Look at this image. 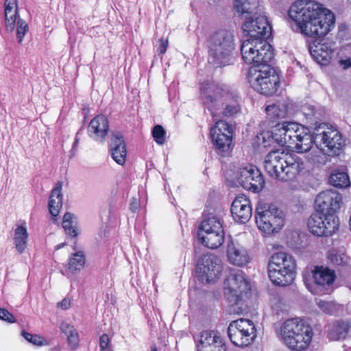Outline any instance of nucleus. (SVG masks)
<instances>
[{"mask_svg":"<svg viewBox=\"0 0 351 351\" xmlns=\"http://www.w3.org/2000/svg\"><path fill=\"white\" fill-rule=\"evenodd\" d=\"M349 330V326L343 321L337 322L328 331V337L331 340L345 338Z\"/></svg>","mask_w":351,"mask_h":351,"instance_id":"nucleus-31","label":"nucleus"},{"mask_svg":"<svg viewBox=\"0 0 351 351\" xmlns=\"http://www.w3.org/2000/svg\"><path fill=\"white\" fill-rule=\"evenodd\" d=\"M22 336L29 342L36 346L43 345L42 338L37 335H32L27 332L23 330Z\"/></svg>","mask_w":351,"mask_h":351,"instance_id":"nucleus-40","label":"nucleus"},{"mask_svg":"<svg viewBox=\"0 0 351 351\" xmlns=\"http://www.w3.org/2000/svg\"><path fill=\"white\" fill-rule=\"evenodd\" d=\"M50 351H60V347L58 345L54 348H51Z\"/></svg>","mask_w":351,"mask_h":351,"instance_id":"nucleus-51","label":"nucleus"},{"mask_svg":"<svg viewBox=\"0 0 351 351\" xmlns=\"http://www.w3.org/2000/svg\"><path fill=\"white\" fill-rule=\"evenodd\" d=\"M208 62L215 68H223L235 62V38L232 31L221 29L210 35L207 40Z\"/></svg>","mask_w":351,"mask_h":351,"instance_id":"nucleus-6","label":"nucleus"},{"mask_svg":"<svg viewBox=\"0 0 351 351\" xmlns=\"http://www.w3.org/2000/svg\"><path fill=\"white\" fill-rule=\"evenodd\" d=\"M265 112L269 123L273 128L278 122L282 123L285 119L292 116V104L286 101L273 104L265 108Z\"/></svg>","mask_w":351,"mask_h":351,"instance_id":"nucleus-22","label":"nucleus"},{"mask_svg":"<svg viewBox=\"0 0 351 351\" xmlns=\"http://www.w3.org/2000/svg\"><path fill=\"white\" fill-rule=\"evenodd\" d=\"M222 271L221 260L213 254H206L198 260L196 272L202 281L215 282Z\"/></svg>","mask_w":351,"mask_h":351,"instance_id":"nucleus-16","label":"nucleus"},{"mask_svg":"<svg viewBox=\"0 0 351 351\" xmlns=\"http://www.w3.org/2000/svg\"><path fill=\"white\" fill-rule=\"evenodd\" d=\"M110 338L106 333L102 334L99 338V347L101 351H112L110 346Z\"/></svg>","mask_w":351,"mask_h":351,"instance_id":"nucleus-42","label":"nucleus"},{"mask_svg":"<svg viewBox=\"0 0 351 351\" xmlns=\"http://www.w3.org/2000/svg\"><path fill=\"white\" fill-rule=\"evenodd\" d=\"M197 351H226L223 339L215 330H203L193 335Z\"/></svg>","mask_w":351,"mask_h":351,"instance_id":"nucleus-19","label":"nucleus"},{"mask_svg":"<svg viewBox=\"0 0 351 351\" xmlns=\"http://www.w3.org/2000/svg\"><path fill=\"white\" fill-rule=\"evenodd\" d=\"M227 256L229 261L233 265L241 267L250 261V256L246 250L237 241L231 238L227 243Z\"/></svg>","mask_w":351,"mask_h":351,"instance_id":"nucleus-24","label":"nucleus"},{"mask_svg":"<svg viewBox=\"0 0 351 351\" xmlns=\"http://www.w3.org/2000/svg\"><path fill=\"white\" fill-rule=\"evenodd\" d=\"M0 319L8 323H15L16 319L14 315L7 309L0 308Z\"/></svg>","mask_w":351,"mask_h":351,"instance_id":"nucleus-43","label":"nucleus"},{"mask_svg":"<svg viewBox=\"0 0 351 351\" xmlns=\"http://www.w3.org/2000/svg\"><path fill=\"white\" fill-rule=\"evenodd\" d=\"M307 226L310 232L315 236L330 237L339 230V218L336 215L314 211L307 220Z\"/></svg>","mask_w":351,"mask_h":351,"instance_id":"nucleus-14","label":"nucleus"},{"mask_svg":"<svg viewBox=\"0 0 351 351\" xmlns=\"http://www.w3.org/2000/svg\"><path fill=\"white\" fill-rule=\"evenodd\" d=\"M66 245V243H60L58 245H57L56 247H55V250H58L61 248H62L63 247H64Z\"/></svg>","mask_w":351,"mask_h":351,"instance_id":"nucleus-49","label":"nucleus"},{"mask_svg":"<svg viewBox=\"0 0 351 351\" xmlns=\"http://www.w3.org/2000/svg\"><path fill=\"white\" fill-rule=\"evenodd\" d=\"M316 304L319 308L326 314L332 315L337 311L335 304L332 302H326L320 299H317Z\"/></svg>","mask_w":351,"mask_h":351,"instance_id":"nucleus-39","label":"nucleus"},{"mask_svg":"<svg viewBox=\"0 0 351 351\" xmlns=\"http://www.w3.org/2000/svg\"><path fill=\"white\" fill-rule=\"evenodd\" d=\"M232 132V125L223 119L217 120L215 125L211 128L210 136L218 154L223 156L224 153L230 152Z\"/></svg>","mask_w":351,"mask_h":351,"instance_id":"nucleus-15","label":"nucleus"},{"mask_svg":"<svg viewBox=\"0 0 351 351\" xmlns=\"http://www.w3.org/2000/svg\"><path fill=\"white\" fill-rule=\"evenodd\" d=\"M328 259L335 266H346L349 261V257L344 252L335 248L328 251Z\"/></svg>","mask_w":351,"mask_h":351,"instance_id":"nucleus-32","label":"nucleus"},{"mask_svg":"<svg viewBox=\"0 0 351 351\" xmlns=\"http://www.w3.org/2000/svg\"><path fill=\"white\" fill-rule=\"evenodd\" d=\"M226 293L231 295V302L239 304L243 296L250 291L249 281L245 278L244 273L241 270L230 274L224 282Z\"/></svg>","mask_w":351,"mask_h":351,"instance_id":"nucleus-17","label":"nucleus"},{"mask_svg":"<svg viewBox=\"0 0 351 351\" xmlns=\"http://www.w3.org/2000/svg\"><path fill=\"white\" fill-rule=\"evenodd\" d=\"M197 237L208 248L219 247L224 241V230L219 219L213 216L203 220L197 230Z\"/></svg>","mask_w":351,"mask_h":351,"instance_id":"nucleus-13","label":"nucleus"},{"mask_svg":"<svg viewBox=\"0 0 351 351\" xmlns=\"http://www.w3.org/2000/svg\"><path fill=\"white\" fill-rule=\"evenodd\" d=\"M255 331H249L247 329L243 331L237 330L234 328H228V335L232 343L238 347H246L249 346L255 337Z\"/></svg>","mask_w":351,"mask_h":351,"instance_id":"nucleus-26","label":"nucleus"},{"mask_svg":"<svg viewBox=\"0 0 351 351\" xmlns=\"http://www.w3.org/2000/svg\"><path fill=\"white\" fill-rule=\"evenodd\" d=\"M313 134L308 128L295 122H278L269 131H262L256 135L258 145L267 148L277 144L295 149L298 153L308 152L312 147Z\"/></svg>","mask_w":351,"mask_h":351,"instance_id":"nucleus-3","label":"nucleus"},{"mask_svg":"<svg viewBox=\"0 0 351 351\" xmlns=\"http://www.w3.org/2000/svg\"><path fill=\"white\" fill-rule=\"evenodd\" d=\"M108 120L103 114L93 118L89 123L88 132L90 137L103 141L108 132Z\"/></svg>","mask_w":351,"mask_h":351,"instance_id":"nucleus-25","label":"nucleus"},{"mask_svg":"<svg viewBox=\"0 0 351 351\" xmlns=\"http://www.w3.org/2000/svg\"><path fill=\"white\" fill-rule=\"evenodd\" d=\"M60 330L66 336L70 349L76 350L80 346V339L75 327L66 322H63L60 326Z\"/></svg>","mask_w":351,"mask_h":351,"instance_id":"nucleus-29","label":"nucleus"},{"mask_svg":"<svg viewBox=\"0 0 351 351\" xmlns=\"http://www.w3.org/2000/svg\"><path fill=\"white\" fill-rule=\"evenodd\" d=\"M109 149L112 159L117 164L123 165L125 162L127 150L124 137L120 132H112Z\"/></svg>","mask_w":351,"mask_h":351,"instance_id":"nucleus-23","label":"nucleus"},{"mask_svg":"<svg viewBox=\"0 0 351 351\" xmlns=\"http://www.w3.org/2000/svg\"><path fill=\"white\" fill-rule=\"evenodd\" d=\"M200 90L202 105L216 121L234 117L241 112V97L229 86L208 82L202 85Z\"/></svg>","mask_w":351,"mask_h":351,"instance_id":"nucleus-4","label":"nucleus"},{"mask_svg":"<svg viewBox=\"0 0 351 351\" xmlns=\"http://www.w3.org/2000/svg\"><path fill=\"white\" fill-rule=\"evenodd\" d=\"M234 7L239 15L246 14L242 25L244 34L248 37L243 41L241 53L245 63L271 61L274 49L267 40L271 35V27L265 16H256L258 0H234Z\"/></svg>","mask_w":351,"mask_h":351,"instance_id":"nucleus-2","label":"nucleus"},{"mask_svg":"<svg viewBox=\"0 0 351 351\" xmlns=\"http://www.w3.org/2000/svg\"><path fill=\"white\" fill-rule=\"evenodd\" d=\"M349 226H350V231H351V215H350V220H349Z\"/></svg>","mask_w":351,"mask_h":351,"instance_id":"nucleus-53","label":"nucleus"},{"mask_svg":"<svg viewBox=\"0 0 351 351\" xmlns=\"http://www.w3.org/2000/svg\"><path fill=\"white\" fill-rule=\"evenodd\" d=\"M339 64L343 68V70H347L351 68V58H347L346 60H340Z\"/></svg>","mask_w":351,"mask_h":351,"instance_id":"nucleus-45","label":"nucleus"},{"mask_svg":"<svg viewBox=\"0 0 351 351\" xmlns=\"http://www.w3.org/2000/svg\"><path fill=\"white\" fill-rule=\"evenodd\" d=\"M280 334L285 343L292 350L300 351L310 344L313 330L308 324L298 318L288 319L281 326Z\"/></svg>","mask_w":351,"mask_h":351,"instance_id":"nucleus-9","label":"nucleus"},{"mask_svg":"<svg viewBox=\"0 0 351 351\" xmlns=\"http://www.w3.org/2000/svg\"><path fill=\"white\" fill-rule=\"evenodd\" d=\"M150 351H158V350H157V348L154 346V347L152 348Z\"/></svg>","mask_w":351,"mask_h":351,"instance_id":"nucleus-52","label":"nucleus"},{"mask_svg":"<svg viewBox=\"0 0 351 351\" xmlns=\"http://www.w3.org/2000/svg\"><path fill=\"white\" fill-rule=\"evenodd\" d=\"M301 112L307 121L314 127L312 145L315 144L325 155L328 156H339L345 146V139L337 130L321 131V121L326 114L325 108L319 105L304 104L301 108Z\"/></svg>","mask_w":351,"mask_h":351,"instance_id":"nucleus-5","label":"nucleus"},{"mask_svg":"<svg viewBox=\"0 0 351 351\" xmlns=\"http://www.w3.org/2000/svg\"><path fill=\"white\" fill-rule=\"evenodd\" d=\"M289 16L296 24L297 29L303 36L316 38L308 47L313 58L319 64H327L333 53L331 44L320 39L335 27V16L322 4L302 0L293 3L288 12Z\"/></svg>","mask_w":351,"mask_h":351,"instance_id":"nucleus-1","label":"nucleus"},{"mask_svg":"<svg viewBox=\"0 0 351 351\" xmlns=\"http://www.w3.org/2000/svg\"><path fill=\"white\" fill-rule=\"evenodd\" d=\"M86 257L82 251H78L71 254L69 258L68 268L71 271L82 270L85 265Z\"/></svg>","mask_w":351,"mask_h":351,"instance_id":"nucleus-33","label":"nucleus"},{"mask_svg":"<svg viewBox=\"0 0 351 351\" xmlns=\"http://www.w3.org/2000/svg\"><path fill=\"white\" fill-rule=\"evenodd\" d=\"M74 217L73 214L67 212L64 214L62 219V227L66 234L72 237H75L78 234L76 228L73 226Z\"/></svg>","mask_w":351,"mask_h":351,"instance_id":"nucleus-34","label":"nucleus"},{"mask_svg":"<svg viewBox=\"0 0 351 351\" xmlns=\"http://www.w3.org/2000/svg\"><path fill=\"white\" fill-rule=\"evenodd\" d=\"M19 17V10L11 11L5 19V27L8 32H12L16 27V22Z\"/></svg>","mask_w":351,"mask_h":351,"instance_id":"nucleus-37","label":"nucleus"},{"mask_svg":"<svg viewBox=\"0 0 351 351\" xmlns=\"http://www.w3.org/2000/svg\"><path fill=\"white\" fill-rule=\"evenodd\" d=\"M228 328H234V329L240 331H243L246 329L250 332L256 331L255 326L252 322L243 318L232 321Z\"/></svg>","mask_w":351,"mask_h":351,"instance_id":"nucleus-35","label":"nucleus"},{"mask_svg":"<svg viewBox=\"0 0 351 351\" xmlns=\"http://www.w3.org/2000/svg\"><path fill=\"white\" fill-rule=\"evenodd\" d=\"M325 158H326V157H324V158H322V160H320L319 159H317V160H315V158H314L313 160L317 162H318V163H320V164H322V165H325L326 162Z\"/></svg>","mask_w":351,"mask_h":351,"instance_id":"nucleus-50","label":"nucleus"},{"mask_svg":"<svg viewBox=\"0 0 351 351\" xmlns=\"http://www.w3.org/2000/svg\"><path fill=\"white\" fill-rule=\"evenodd\" d=\"M259 60L247 63L252 65L248 71V82L250 86L257 93L265 96H271L280 87L279 75L277 71L269 64L271 61L264 62L261 59Z\"/></svg>","mask_w":351,"mask_h":351,"instance_id":"nucleus-7","label":"nucleus"},{"mask_svg":"<svg viewBox=\"0 0 351 351\" xmlns=\"http://www.w3.org/2000/svg\"><path fill=\"white\" fill-rule=\"evenodd\" d=\"M342 203V196L334 190L319 193L315 200V211L326 215H336Z\"/></svg>","mask_w":351,"mask_h":351,"instance_id":"nucleus-20","label":"nucleus"},{"mask_svg":"<svg viewBox=\"0 0 351 351\" xmlns=\"http://www.w3.org/2000/svg\"><path fill=\"white\" fill-rule=\"evenodd\" d=\"M302 164V162L298 156L276 149L266 155L264 168L270 177L287 181L295 177Z\"/></svg>","mask_w":351,"mask_h":351,"instance_id":"nucleus-8","label":"nucleus"},{"mask_svg":"<svg viewBox=\"0 0 351 351\" xmlns=\"http://www.w3.org/2000/svg\"><path fill=\"white\" fill-rule=\"evenodd\" d=\"M82 132H83V127H81L76 134L75 141L73 142V147H72V149H71L72 155H74L73 152L75 149V147H77V145L79 143L80 135L82 134Z\"/></svg>","mask_w":351,"mask_h":351,"instance_id":"nucleus-46","label":"nucleus"},{"mask_svg":"<svg viewBox=\"0 0 351 351\" xmlns=\"http://www.w3.org/2000/svg\"><path fill=\"white\" fill-rule=\"evenodd\" d=\"M329 183L336 188H346L350 184L348 173L340 170H333L329 177Z\"/></svg>","mask_w":351,"mask_h":351,"instance_id":"nucleus-30","label":"nucleus"},{"mask_svg":"<svg viewBox=\"0 0 351 351\" xmlns=\"http://www.w3.org/2000/svg\"><path fill=\"white\" fill-rule=\"evenodd\" d=\"M29 234L25 226H18L14 230V241L15 248L20 254L24 252L27 247Z\"/></svg>","mask_w":351,"mask_h":351,"instance_id":"nucleus-28","label":"nucleus"},{"mask_svg":"<svg viewBox=\"0 0 351 351\" xmlns=\"http://www.w3.org/2000/svg\"><path fill=\"white\" fill-rule=\"evenodd\" d=\"M18 10L17 0H5L4 1V18L7 19L8 14L10 12Z\"/></svg>","mask_w":351,"mask_h":351,"instance_id":"nucleus-41","label":"nucleus"},{"mask_svg":"<svg viewBox=\"0 0 351 351\" xmlns=\"http://www.w3.org/2000/svg\"><path fill=\"white\" fill-rule=\"evenodd\" d=\"M230 211L236 222L242 224L247 223L252 216L250 199L243 194L237 196L231 204Z\"/></svg>","mask_w":351,"mask_h":351,"instance_id":"nucleus-21","label":"nucleus"},{"mask_svg":"<svg viewBox=\"0 0 351 351\" xmlns=\"http://www.w3.org/2000/svg\"><path fill=\"white\" fill-rule=\"evenodd\" d=\"M168 46V41L167 40H164L163 38H161L160 40V45L158 48V51L160 54H164L167 49Z\"/></svg>","mask_w":351,"mask_h":351,"instance_id":"nucleus-44","label":"nucleus"},{"mask_svg":"<svg viewBox=\"0 0 351 351\" xmlns=\"http://www.w3.org/2000/svg\"><path fill=\"white\" fill-rule=\"evenodd\" d=\"M165 134L166 132L160 125H156L152 129L153 138L158 145H162L165 143Z\"/></svg>","mask_w":351,"mask_h":351,"instance_id":"nucleus-38","label":"nucleus"},{"mask_svg":"<svg viewBox=\"0 0 351 351\" xmlns=\"http://www.w3.org/2000/svg\"><path fill=\"white\" fill-rule=\"evenodd\" d=\"M255 219L259 230L271 234L278 232L282 228L285 214L274 204L258 203L255 210Z\"/></svg>","mask_w":351,"mask_h":351,"instance_id":"nucleus-11","label":"nucleus"},{"mask_svg":"<svg viewBox=\"0 0 351 351\" xmlns=\"http://www.w3.org/2000/svg\"><path fill=\"white\" fill-rule=\"evenodd\" d=\"M296 263L293 257L285 252L274 254L268 263V276L275 285H291L295 276Z\"/></svg>","mask_w":351,"mask_h":351,"instance_id":"nucleus-10","label":"nucleus"},{"mask_svg":"<svg viewBox=\"0 0 351 351\" xmlns=\"http://www.w3.org/2000/svg\"><path fill=\"white\" fill-rule=\"evenodd\" d=\"M237 180L243 189L254 193L261 191L265 186L261 172L256 166L251 165L240 169Z\"/></svg>","mask_w":351,"mask_h":351,"instance_id":"nucleus-18","label":"nucleus"},{"mask_svg":"<svg viewBox=\"0 0 351 351\" xmlns=\"http://www.w3.org/2000/svg\"><path fill=\"white\" fill-rule=\"evenodd\" d=\"M59 305L63 309H67L70 305V300L66 298L63 299L60 303Z\"/></svg>","mask_w":351,"mask_h":351,"instance_id":"nucleus-47","label":"nucleus"},{"mask_svg":"<svg viewBox=\"0 0 351 351\" xmlns=\"http://www.w3.org/2000/svg\"><path fill=\"white\" fill-rule=\"evenodd\" d=\"M16 27L18 43L21 44L23 40L25 35L29 30V27L26 21L21 18H19L18 20L16 21Z\"/></svg>","mask_w":351,"mask_h":351,"instance_id":"nucleus-36","label":"nucleus"},{"mask_svg":"<svg viewBox=\"0 0 351 351\" xmlns=\"http://www.w3.org/2000/svg\"><path fill=\"white\" fill-rule=\"evenodd\" d=\"M138 208V204L137 202H132L130 204V208L133 212H135Z\"/></svg>","mask_w":351,"mask_h":351,"instance_id":"nucleus-48","label":"nucleus"},{"mask_svg":"<svg viewBox=\"0 0 351 351\" xmlns=\"http://www.w3.org/2000/svg\"><path fill=\"white\" fill-rule=\"evenodd\" d=\"M62 183L58 182L52 189L48 202V208L50 214L56 217L60 213L62 206V194L61 193Z\"/></svg>","mask_w":351,"mask_h":351,"instance_id":"nucleus-27","label":"nucleus"},{"mask_svg":"<svg viewBox=\"0 0 351 351\" xmlns=\"http://www.w3.org/2000/svg\"><path fill=\"white\" fill-rule=\"evenodd\" d=\"M336 279L334 270L323 266H315L310 274L303 276L306 287L314 295H324L328 293L329 287Z\"/></svg>","mask_w":351,"mask_h":351,"instance_id":"nucleus-12","label":"nucleus"}]
</instances>
